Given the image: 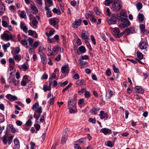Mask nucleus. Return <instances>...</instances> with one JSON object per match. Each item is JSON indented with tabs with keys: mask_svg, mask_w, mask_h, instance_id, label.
I'll list each match as a JSON object with an SVG mask.
<instances>
[{
	"mask_svg": "<svg viewBox=\"0 0 149 149\" xmlns=\"http://www.w3.org/2000/svg\"><path fill=\"white\" fill-rule=\"evenodd\" d=\"M12 82L15 86H19V82L18 80H16L15 78H13L11 79Z\"/></svg>",
	"mask_w": 149,
	"mask_h": 149,
	"instance_id": "obj_27",
	"label": "nucleus"
},
{
	"mask_svg": "<svg viewBox=\"0 0 149 149\" xmlns=\"http://www.w3.org/2000/svg\"><path fill=\"white\" fill-rule=\"evenodd\" d=\"M52 97L51 98L48 102V103L51 105L54 104V98L53 97V96L52 95Z\"/></svg>",
	"mask_w": 149,
	"mask_h": 149,
	"instance_id": "obj_39",
	"label": "nucleus"
},
{
	"mask_svg": "<svg viewBox=\"0 0 149 149\" xmlns=\"http://www.w3.org/2000/svg\"><path fill=\"white\" fill-rule=\"evenodd\" d=\"M44 1H45V4L46 3V1L48 3L50 4V5L48 6L49 7L53 5V3L52 0H44Z\"/></svg>",
	"mask_w": 149,
	"mask_h": 149,
	"instance_id": "obj_49",
	"label": "nucleus"
},
{
	"mask_svg": "<svg viewBox=\"0 0 149 149\" xmlns=\"http://www.w3.org/2000/svg\"><path fill=\"white\" fill-rule=\"evenodd\" d=\"M13 136H11L9 137L7 139V135H4L3 136L2 141L4 145L7 143V141H8V144L10 145L12 142Z\"/></svg>",
	"mask_w": 149,
	"mask_h": 149,
	"instance_id": "obj_4",
	"label": "nucleus"
},
{
	"mask_svg": "<svg viewBox=\"0 0 149 149\" xmlns=\"http://www.w3.org/2000/svg\"><path fill=\"white\" fill-rule=\"evenodd\" d=\"M85 97L86 98H88L91 96V94L89 92L86 91L84 94Z\"/></svg>",
	"mask_w": 149,
	"mask_h": 149,
	"instance_id": "obj_47",
	"label": "nucleus"
},
{
	"mask_svg": "<svg viewBox=\"0 0 149 149\" xmlns=\"http://www.w3.org/2000/svg\"><path fill=\"white\" fill-rule=\"evenodd\" d=\"M88 55H85L81 57L80 59V60L81 61V60H88Z\"/></svg>",
	"mask_w": 149,
	"mask_h": 149,
	"instance_id": "obj_44",
	"label": "nucleus"
},
{
	"mask_svg": "<svg viewBox=\"0 0 149 149\" xmlns=\"http://www.w3.org/2000/svg\"><path fill=\"white\" fill-rule=\"evenodd\" d=\"M79 49L80 52L82 53H84L86 52V48L85 47L83 46H81L79 47Z\"/></svg>",
	"mask_w": 149,
	"mask_h": 149,
	"instance_id": "obj_32",
	"label": "nucleus"
},
{
	"mask_svg": "<svg viewBox=\"0 0 149 149\" xmlns=\"http://www.w3.org/2000/svg\"><path fill=\"white\" fill-rule=\"evenodd\" d=\"M41 61L43 64L45 65L47 63L46 56L41 59Z\"/></svg>",
	"mask_w": 149,
	"mask_h": 149,
	"instance_id": "obj_45",
	"label": "nucleus"
},
{
	"mask_svg": "<svg viewBox=\"0 0 149 149\" xmlns=\"http://www.w3.org/2000/svg\"><path fill=\"white\" fill-rule=\"evenodd\" d=\"M112 33L113 35L116 37L118 38L119 37V35L120 33V30L118 28H115L113 30Z\"/></svg>",
	"mask_w": 149,
	"mask_h": 149,
	"instance_id": "obj_15",
	"label": "nucleus"
},
{
	"mask_svg": "<svg viewBox=\"0 0 149 149\" xmlns=\"http://www.w3.org/2000/svg\"><path fill=\"white\" fill-rule=\"evenodd\" d=\"M136 55L138 59L141 60L143 58V56L141 52L138 50L136 52Z\"/></svg>",
	"mask_w": 149,
	"mask_h": 149,
	"instance_id": "obj_24",
	"label": "nucleus"
},
{
	"mask_svg": "<svg viewBox=\"0 0 149 149\" xmlns=\"http://www.w3.org/2000/svg\"><path fill=\"white\" fill-rule=\"evenodd\" d=\"M93 12L91 11H88L86 14V18H90L93 15Z\"/></svg>",
	"mask_w": 149,
	"mask_h": 149,
	"instance_id": "obj_33",
	"label": "nucleus"
},
{
	"mask_svg": "<svg viewBox=\"0 0 149 149\" xmlns=\"http://www.w3.org/2000/svg\"><path fill=\"white\" fill-rule=\"evenodd\" d=\"M20 16L21 18H22L26 19V15L24 11H22L21 12Z\"/></svg>",
	"mask_w": 149,
	"mask_h": 149,
	"instance_id": "obj_30",
	"label": "nucleus"
},
{
	"mask_svg": "<svg viewBox=\"0 0 149 149\" xmlns=\"http://www.w3.org/2000/svg\"><path fill=\"white\" fill-rule=\"evenodd\" d=\"M8 61L9 63H10V65H15V62L13 58H10L9 59Z\"/></svg>",
	"mask_w": 149,
	"mask_h": 149,
	"instance_id": "obj_40",
	"label": "nucleus"
},
{
	"mask_svg": "<svg viewBox=\"0 0 149 149\" xmlns=\"http://www.w3.org/2000/svg\"><path fill=\"white\" fill-rule=\"evenodd\" d=\"M100 118L101 119H105L107 120L108 118V114L106 113H105L103 111H101L100 112V114H99Z\"/></svg>",
	"mask_w": 149,
	"mask_h": 149,
	"instance_id": "obj_9",
	"label": "nucleus"
},
{
	"mask_svg": "<svg viewBox=\"0 0 149 149\" xmlns=\"http://www.w3.org/2000/svg\"><path fill=\"white\" fill-rule=\"evenodd\" d=\"M122 6L120 0H115L112 4V9L114 12L119 11Z\"/></svg>",
	"mask_w": 149,
	"mask_h": 149,
	"instance_id": "obj_2",
	"label": "nucleus"
},
{
	"mask_svg": "<svg viewBox=\"0 0 149 149\" xmlns=\"http://www.w3.org/2000/svg\"><path fill=\"white\" fill-rule=\"evenodd\" d=\"M110 130L106 128H103L102 129L101 131L105 135H107L108 134Z\"/></svg>",
	"mask_w": 149,
	"mask_h": 149,
	"instance_id": "obj_29",
	"label": "nucleus"
},
{
	"mask_svg": "<svg viewBox=\"0 0 149 149\" xmlns=\"http://www.w3.org/2000/svg\"><path fill=\"white\" fill-rule=\"evenodd\" d=\"M15 36L12 35L11 33L8 31H5L3 34L1 35V39L4 41H8L9 40L13 41Z\"/></svg>",
	"mask_w": 149,
	"mask_h": 149,
	"instance_id": "obj_1",
	"label": "nucleus"
},
{
	"mask_svg": "<svg viewBox=\"0 0 149 149\" xmlns=\"http://www.w3.org/2000/svg\"><path fill=\"white\" fill-rule=\"evenodd\" d=\"M137 17L139 22H143L144 19V16L143 15L140 13L138 14Z\"/></svg>",
	"mask_w": 149,
	"mask_h": 149,
	"instance_id": "obj_21",
	"label": "nucleus"
},
{
	"mask_svg": "<svg viewBox=\"0 0 149 149\" xmlns=\"http://www.w3.org/2000/svg\"><path fill=\"white\" fill-rule=\"evenodd\" d=\"M76 101H71L70 100H69L68 102V107L69 109H70L75 106L76 104Z\"/></svg>",
	"mask_w": 149,
	"mask_h": 149,
	"instance_id": "obj_13",
	"label": "nucleus"
},
{
	"mask_svg": "<svg viewBox=\"0 0 149 149\" xmlns=\"http://www.w3.org/2000/svg\"><path fill=\"white\" fill-rule=\"evenodd\" d=\"M94 10L95 11L97 15H100L101 14V12L99 10V9L97 7L94 8Z\"/></svg>",
	"mask_w": 149,
	"mask_h": 149,
	"instance_id": "obj_42",
	"label": "nucleus"
},
{
	"mask_svg": "<svg viewBox=\"0 0 149 149\" xmlns=\"http://www.w3.org/2000/svg\"><path fill=\"white\" fill-rule=\"evenodd\" d=\"M77 142L80 145L83 146L86 144V141L85 139H81L77 140Z\"/></svg>",
	"mask_w": 149,
	"mask_h": 149,
	"instance_id": "obj_19",
	"label": "nucleus"
},
{
	"mask_svg": "<svg viewBox=\"0 0 149 149\" xmlns=\"http://www.w3.org/2000/svg\"><path fill=\"white\" fill-rule=\"evenodd\" d=\"M2 26L4 27H8V24L7 22L4 20H2Z\"/></svg>",
	"mask_w": 149,
	"mask_h": 149,
	"instance_id": "obj_57",
	"label": "nucleus"
},
{
	"mask_svg": "<svg viewBox=\"0 0 149 149\" xmlns=\"http://www.w3.org/2000/svg\"><path fill=\"white\" fill-rule=\"evenodd\" d=\"M81 23V21L80 19L76 20L72 24V26L73 28H77L80 25Z\"/></svg>",
	"mask_w": 149,
	"mask_h": 149,
	"instance_id": "obj_10",
	"label": "nucleus"
},
{
	"mask_svg": "<svg viewBox=\"0 0 149 149\" xmlns=\"http://www.w3.org/2000/svg\"><path fill=\"white\" fill-rule=\"evenodd\" d=\"M13 58L15 60L19 62L21 59V57L20 55H15L14 56Z\"/></svg>",
	"mask_w": 149,
	"mask_h": 149,
	"instance_id": "obj_37",
	"label": "nucleus"
},
{
	"mask_svg": "<svg viewBox=\"0 0 149 149\" xmlns=\"http://www.w3.org/2000/svg\"><path fill=\"white\" fill-rule=\"evenodd\" d=\"M112 2L111 0H106L104 2V4L107 6H108Z\"/></svg>",
	"mask_w": 149,
	"mask_h": 149,
	"instance_id": "obj_48",
	"label": "nucleus"
},
{
	"mask_svg": "<svg viewBox=\"0 0 149 149\" xmlns=\"http://www.w3.org/2000/svg\"><path fill=\"white\" fill-rule=\"evenodd\" d=\"M84 82V80H80L77 81L76 82V84L78 86H79L83 85Z\"/></svg>",
	"mask_w": 149,
	"mask_h": 149,
	"instance_id": "obj_38",
	"label": "nucleus"
},
{
	"mask_svg": "<svg viewBox=\"0 0 149 149\" xmlns=\"http://www.w3.org/2000/svg\"><path fill=\"white\" fill-rule=\"evenodd\" d=\"M49 24L53 26H54L56 24V20L55 19L50 18L49 19Z\"/></svg>",
	"mask_w": 149,
	"mask_h": 149,
	"instance_id": "obj_22",
	"label": "nucleus"
},
{
	"mask_svg": "<svg viewBox=\"0 0 149 149\" xmlns=\"http://www.w3.org/2000/svg\"><path fill=\"white\" fill-rule=\"evenodd\" d=\"M40 19V17L36 15V17L33 19L32 23L33 24V28H37V25L38 23V21Z\"/></svg>",
	"mask_w": 149,
	"mask_h": 149,
	"instance_id": "obj_8",
	"label": "nucleus"
},
{
	"mask_svg": "<svg viewBox=\"0 0 149 149\" xmlns=\"http://www.w3.org/2000/svg\"><path fill=\"white\" fill-rule=\"evenodd\" d=\"M22 67L24 71L28 69V67H27V65L24 64L22 65Z\"/></svg>",
	"mask_w": 149,
	"mask_h": 149,
	"instance_id": "obj_63",
	"label": "nucleus"
},
{
	"mask_svg": "<svg viewBox=\"0 0 149 149\" xmlns=\"http://www.w3.org/2000/svg\"><path fill=\"white\" fill-rule=\"evenodd\" d=\"M69 71V66L68 64L63 66L61 68V72L64 74L65 72L68 73Z\"/></svg>",
	"mask_w": 149,
	"mask_h": 149,
	"instance_id": "obj_12",
	"label": "nucleus"
},
{
	"mask_svg": "<svg viewBox=\"0 0 149 149\" xmlns=\"http://www.w3.org/2000/svg\"><path fill=\"white\" fill-rule=\"evenodd\" d=\"M14 143L15 146H18L19 145V142L17 138L15 139L14 140Z\"/></svg>",
	"mask_w": 149,
	"mask_h": 149,
	"instance_id": "obj_61",
	"label": "nucleus"
},
{
	"mask_svg": "<svg viewBox=\"0 0 149 149\" xmlns=\"http://www.w3.org/2000/svg\"><path fill=\"white\" fill-rule=\"evenodd\" d=\"M21 44L23 45H26L28 44L27 41L26 40H21L20 42Z\"/></svg>",
	"mask_w": 149,
	"mask_h": 149,
	"instance_id": "obj_53",
	"label": "nucleus"
},
{
	"mask_svg": "<svg viewBox=\"0 0 149 149\" xmlns=\"http://www.w3.org/2000/svg\"><path fill=\"white\" fill-rule=\"evenodd\" d=\"M86 89L85 88H84L80 89L78 92V93L79 95H81L84 92H85Z\"/></svg>",
	"mask_w": 149,
	"mask_h": 149,
	"instance_id": "obj_55",
	"label": "nucleus"
},
{
	"mask_svg": "<svg viewBox=\"0 0 149 149\" xmlns=\"http://www.w3.org/2000/svg\"><path fill=\"white\" fill-rule=\"evenodd\" d=\"M6 97L11 102L16 100L17 99V97L16 96L12 95L10 94H7Z\"/></svg>",
	"mask_w": 149,
	"mask_h": 149,
	"instance_id": "obj_11",
	"label": "nucleus"
},
{
	"mask_svg": "<svg viewBox=\"0 0 149 149\" xmlns=\"http://www.w3.org/2000/svg\"><path fill=\"white\" fill-rule=\"evenodd\" d=\"M116 15L115 14H113L112 17L110 18H108L107 21L109 24H115L116 22Z\"/></svg>",
	"mask_w": 149,
	"mask_h": 149,
	"instance_id": "obj_5",
	"label": "nucleus"
},
{
	"mask_svg": "<svg viewBox=\"0 0 149 149\" xmlns=\"http://www.w3.org/2000/svg\"><path fill=\"white\" fill-rule=\"evenodd\" d=\"M34 33H35V31H33L31 30H29L28 31V33L29 35L32 36L34 34Z\"/></svg>",
	"mask_w": 149,
	"mask_h": 149,
	"instance_id": "obj_62",
	"label": "nucleus"
},
{
	"mask_svg": "<svg viewBox=\"0 0 149 149\" xmlns=\"http://www.w3.org/2000/svg\"><path fill=\"white\" fill-rule=\"evenodd\" d=\"M106 145L107 146L110 148L113 147V145L112 143L110 141H108Z\"/></svg>",
	"mask_w": 149,
	"mask_h": 149,
	"instance_id": "obj_46",
	"label": "nucleus"
},
{
	"mask_svg": "<svg viewBox=\"0 0 149 149\" xmlns=\"http://www.w3.org/2000/svg\"><path fill=\"white\" fill-rule=\"evenodd\" d=\"M8 126L9 128L12 130L11 132L12 133H14L16 132V130L15 128L14 127L13 125L11 124H8Z\"/></svg>",
	"mask_w": 149,
	"mask_h": 149,
	"instance_id": "obj_31",
	"label": "nucleus"
},
{
	"mask_svg": "<svg viewBox=\"0 0 149 149\" xmlns=\"http://www.w3.org/2000/svg\"><path fill=\"white\" fill-rule=\"evenodd\" d=\"M99 111V109L95 107L93 108L91 110L90 112L93 115L96 114L97 112Z\"/></svg>",
	"mask_w": 149,
	"mask_h": 149,
	"instance_id": "obj_25",
	"label": "nucleus"
},
{
	"mask_svg": "<svg viewBox=\"0 0 149 149\" xmlns=\"http://www.w3.org/2000/svg\"><path fill=\"white\" fill-rule=\"evenodd\" d=\"M91 40L92 41V42L94 45H95L96 42L95 41V39L94 38V36L93 35H91Z\"/></svg>",
	"mask_w": 149,
	"mask_h": 149,
	"instance_id": "obj_60",
	"label": "nucleus"
},
{
	"mask_svg": "<svg viewBox=\"0 0 149 149\" xmlns=\"http://www.w3.org/2000/svg\"><path fill=\"white\" fill-rule=\"evenodd\" d=\"M55 32V30L53 29H52L49 31V36H52L54 34Z\"/></svg>",
	"mask_w": 149,
	"mask_h": 149,
	"instance_id": "obj_64",
	"label": "nucleus"
},
{
	"mask_svg": "<svg viewBox=\"0 0 149 149\" xmlns=\"http://www.w3.org/2000/svg\"><path fill=\"white\" fill-rule=\"evenodd\" d=\"M45 10L47 11L46 13L47 17H51L52 13L51 11H50V9L46 6H45Z\"/></svg>",
	"mask_w": 149,
	"mask_h": 149,
	"instance_id": "obj_17",
	"label": "nucleus"
},
{
	"mask_svg": "<svg viewBox=\"0 0 149 149\" xmlns=\"http://www.w3.org/2000/svg\"><path fill=\"white\" fill-rule=\"evenodd\" d=\"M67 138L64 136H63L61 140V144H64L66 142Z\"/></svg>",
	"mask_w": 149,
	"mask_h": 149,
	"instance_id": "obj_51",
	"label": "nucleus"
},
{
	"mask_svg": "<svg viewBox=\"0 0 149 149\" xmlns=\"http://www.w3.org/2000/svg\"><path fill=\"white\" fill-rule=\"evenodd\" d=\"M91 21L93 23H95L96 22V20L94 16L92 15L90 18H89Z\"/></svg>",
	"mask_w": 149,
	"mask_h": 149,
	"instance_id": "obj_56",
	"label": "nucleus"
},
{
	"mask_svg": "<svg viewBox=\"0 0 149 149\" xmlns=\"http://www.w3.org/2000/svg\"><path fill=\"white\" fill-rule=\"evenodd\" d=\"M30 8L31 9L33 10L36 13H37L38 12V10L36 6H35L34 3L33 4H31L30 5Z\"/></svg>",
	"mask_w": 149,
	"mask_h": 149,
	"instance_id": "obj_28",
	"label": "nucleus"
},
{
	"mask_svg": "<svg viewBox=\"0 0 149 149\" xmlns=\"http://www.w3.org/2000/svg\"><path fill=\"white\" fill-rule=\"evenodd\" d=\"M81 37L84 40H88V35L87 34V32L85 31H83L81 33Z\"/></svg>",
	"mask_w": 149,
	"mask_h": 149,
	"instance_id": "obj_14",
	"label": "nucleus"
},
{
	"mask_svg": "<svg viewBox=\"0 0 149 149\" xmlns=\"http://www.w3.org/2000/svg\"><path fill=\"white\" fill-rule=\"evenodd\" d=\"M39 54L40 55L41 59L46 56L42 51L40 50V49H39Z\"/></svg>",
	"mask_w": 149,
	"mask_h": 149,
	"instance_id": "obj_43",
	"label": "nucleus"
},
{
	"mask_svg": "<svg viewBox=\"0 0 149 149\" xmlns=\"http://www.w3.org/2000/svg\"><path fill=\"white\" fill-rule=\"evenodd\" d=\"M27 40L28 41L29 45L30 46H31L32 45V43L33 42V39L31 38H29Z\"/></svg>",
	"mask_w": 149,
	"mask_h": 149,
	"instance_id": "obj_54",
	"label": "nucleus"
},
{
	"mask_svg": "<svg viewBox=\"0 0 149 149\" xmlns=\"http://www.w3.org/2000/svg\"><path fill=\"white\" fill-rule=\"evenodd\" d=\"M5 10V6L3 3L0 4V15H2Z\"/></svg>",
	"mask_w": 149,
	"mask_h": 149,
	"instance_id": "obj_18",
	"label": "nucleus"
},
{
	"mask_svg": "<svg viewBox=\"0 0 149 149\" xmlns=\"http://www.w3.org/2000/svg\"><path fill=\"white\" fill-rule=\"evenodd\" d=\"M106 75L107 76H110L111 74V72L110 69L108 68L106 71Z\"/></svg>",
	"mask_w": 149,
	"mask_h": 149,
	"instance_id": "obj_52",
	"label": "nucleus"
},
{
	"mask_svg": "<svg viewBox=\"0 0 149 149\" xmlns=\"http://www.w3.org/2000/svg\"><path fill=\"white\" fill-rule=\"evenodd\" d=\"M10 46V43L9 42H8L6 44H4L2 46L3 49L4 51H6L7 48L9 47Z\"/></svg>",
	"mask_w": 149,
	"mask_h": 149,
	"instance_id": "obj_34",
	"label": "nucleus"
},
{
	"mask_svg": "<svg viewBox=\"0 0 149 149\" xmlns=\"http://www.w3.org/2000/svg\"><path fill=\"white\" fill-rule=\"evenodd\" d=\"M52 11L54 13H56L58 15L61 14V11L59 9H56V8H54L53 10Z\"/></svg>",
	"mask_w": 149,
	"mask_h": 149,
	"instance_id": "obj_41",
	"label": "nucleus"
},
{
	"mask_svg": "<svg viewBox=\"0 0 149 149\" xmlns=\"http://www.w3.org/2000/svg\"><path fill=\"white\" fill-rule=\"evenodd\" d=\"M142 4L141 3L138 2L136 4V6L138 11L140 10L142 8Z\"/></svg>",
	"mask_w": 149,
	"mask_h": 149,
	"instance_id": "obj_36",
	"label": "nucleus"
},
{
	"mask_svg": "<svg viewBox=\"0 0 149 149\" xmlns=\"http://www.w3.org/2000/svg\"><path fill=\"white\" fill-rule=\"evenodd\" d=\"M88 121L90 123H91L93 124H95L96 123V120L94 118H90L88 119Z\"/></svg>",
	"mask_w": 149,
	"mask_h": 149,
	"instance_id": "obj_59",
	"label": "nucleus"
},
{
	"mask_svg": "<svg viewBox=\"0 0 149 149\" xmlns=\"http://www.w3.org/2000/svg\"><path fill=\"white\" fill-rule=\"evenodd\" d=\"M114 70V72L116 73H118L119 72V70L116 67L115 65L114 64H113L112 66Z\"/></svg>",
	"mask_w": 149,
	"mask_h": 149,
	"instance_id": "obj_50",
	"label": "nucleus"
},
{
	"mask_svg": "<svg viewBox=\"0 0 149 149\" xmlns=\"http://www.w3.org/2000/svg\"><path fill=\"white\" fill-rule=\"evenodd\" d=\"M61 48L58 45L54 46L52 48V51L55 53L57 54L59 50H61Z\"/></svg>",
	"mask_w": 149,
	"mask_h": 149,
	"instance_id": "obj_16",
	"label": "nucleus"
},
{
	"mask_svg": "<svg viewBox=\"0 0 149 149\" xmlns=\"http://www.w3.org/2000/svg\"><path fill=\"white\" fill-rule=\"evenodd\" d=\"M39 107V104L38 102H36L34 104L32 107V109L35 111H36V109Z\"/></svg>",
	"mask_w": 149,
	"mask_h": 149,
	"instance_id": "obj_35",
	"label": "nucleus"
},
{
	"mask_svg": "<svg viewBox=\"0 0 149 149\" xmlns=\"http://www.w3.org/2000/svg\"><path fill=\"white\" fill-rule=\"evenodd\" d=\"M139 28L141 32L142 33H144L145 30V26L144 24H140L139 25Z\"/></svg>",
	"mask_w": 149,
	"mask_h": 149,
	"instance_id": "obj_26",
	"label": "nucleus"
},
{
	"mask_svg": "<svg viewBox=\"0 0 149 149\" xmlns=\"http://www.w3.org/2000/svg\"><path fill=\"white\" fill-rule=\"evenodd\" d=\"M43 88V90L45 92H46L47 91H50L51 90V88H49L46 85L44 86Z\"/></svg>",
	"mask_w": 149,
	"mask_h": 149,
	"instance_id": "obj_58",
	"label": "nucleus"
},
{
	"mask_svg": "<svg viewBox=\"0 0 149 149\" xmlns=\"http://www.w3.org/2000/svg\"><path fill=\"white\" fill-rule=\"evenodd\" d=\"M120 20L122 22L119 25V27L121 28L127 27L130 25V22L127 18H124L122 17H119Z\"/></svg>",
	"mask_w": 149,
	"mask_h": 149,
	"instance_id": "obj_3",
	"label": "nucleus"
},
{
	"mask_svg": "<svg viewBox=\"0 0 149 149\" xmlns=\"http://www.w3.org/2000/svg\"><path fill=\"white\" fill-rule=\"evenodd\" d=\"M47 47V53L49 56H53L54 55V53L51 50L52 47L51 45L49 44L46 45Z\"/></svg>",
	"mask_w": 149,
	"mask_h": 149,
	"instance_id": "obj_7",
	"label": "nucleus"
},
{
	"mask_svg": "<svg viewBox=\"0 0 149 149\" xmlns=\"http://www.w3.org/2000/svg\"><path fill=\"white\" fill-rule=\"evenodd\" d=\"M148 46L147 42L143 40H141L139 42V46L141 50H146Z\"/></svg>",
	"mask_w": 149,
	"mask_h": 149,
	"instance_id": "obj_6",
	"label": "nucleus"
},
{
	"mask_svg": "<svg viewBox=\"0 0 149 149\" xmlns=\"http://www.w3.org/2000/svg\"><path fill=\"white\" fill-rule=\"evenodd\" d=\"M135 88L136 89V92L141 94H143L144 93V91L141 88L138 86H135Z\"/></svg>",
	"mask_w": 149,
	"mask_h": 149,
	"instance_id": "obj_20",
	"label": "nucleus"
},
{
	"mask_svg": "<svg viewBox=\"0 0 149 149\" xmlns=\"http://www.w3.org/2000/svg\"><path fill=\"white\" fill-rule=\"evenodd\" d=\"M120 15L121 16V17H123L124 18H127V17L126 11L125 10H121L120 12Z\"/></svg>",
	"mask_w": 149,
	"mask_h": 149,
	"instance_id": "obj_23",
	"label": "nucleus"
}]
</instances>
